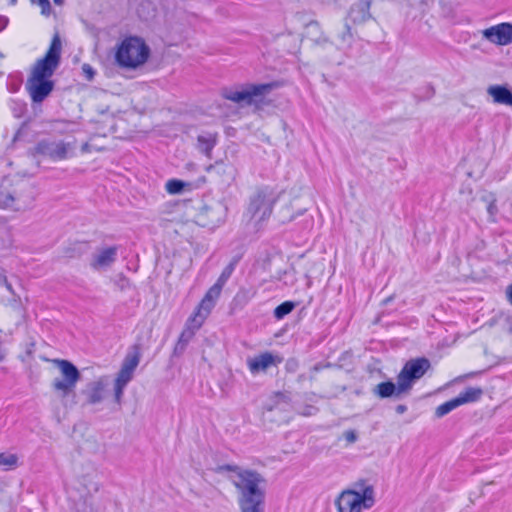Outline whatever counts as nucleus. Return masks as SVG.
<instances>
[{"instance_id":"f257e3e1","label":"nucleus","mask_w":512,"mask_h":512,"mask_svg":"<svg viewBox=\"0 0 512 512\" xmlns=\"http://www.w3.org/2000/svg\"><path fill=\"white\" fill-rule=\"evenodd\" d=\"M231 472L230 481L238 493L241 512L265 511V479L257 471L243 469L237 465L225 464L217 467V472Z\"/></svg>"},{"instance_id":"f03ea898","label":"nucleus","mask_w":512,"mask_h":512,"mask_svg":"<svg viewBox=\"0 0 512 512\" xmlns=\"http://www.w3.org/2000/svg\"><path fill=\"white\" fill-rule=\"evenodd\" d=\"M149 55L150 48L142 38L129 36L119 44L115 60L122 68L136 69L148 60Z\"/></svg>"},{"instance_id":"7ed1b4c3","label":"nucleus","mask_w":512,"mask_h":512,"mask_svg":"<svg viewBox=\"0 0 512 512\" xmlns=\"http://www.w3.org/2000/svg\"><path fill=\"white\" fill-rule=\"evenodd\" d=\"M356 490L343 491L336 501L339 512H361L375 503L374 488L365 480L355 483Z\"/></svg>"},{"instance_id":"20e7f679","label":"nucleus","mask_w":512,"mask_h":512,"mask_svg":"<svg viewBox=\"0 0 512 512\" xmlns=\"http://www.w3.org/2000/svg\"><path fill=\"white\" fill-rule=\"evenodd\" d=\"M276 87L275 83L245 84L222 89V96L234 103L250 106L261 103L264 97Z\"/></svg>"},{"instance_id":"39448f33","label":"nucleus","mask_w":512,"mask_h":512,"mask_svg":"<svg viewBox=\"0 0 512 512\" xmlns=\"http://www.w3.org/2000/svg\"><path fill=\"white\" fill-rule=\"evenodd\" d=\"M61 48L60 37L58 34H55L44 58L39 59L35 63L29 78L49 79L59 66Z\"/></svg>"},{"instance_id":"423d86ee","label":"nucleus","mask_w":512,"mask_h":512,"mask_svg":"<svg viewBox=\"0 0 512 512\" xmlns=\"http://www.w3.org/2000/svg\"><path fill=\"white\" fill-rule=\"evenodd\" d=\"M53 363L60 370L62 378H55L52 382V388L64 398L74 391L81 379V374L78 368L68 360L54 359Z\"/></svg>"},{"instance_id":"0eeeda50","label":"nucleus","mask_w":512,"mask_h":512,"mask_svg":"<svg viewBox=\"0 0 512 512\" xmlns=\"http://www.w3.org/2000/svg\"><path fill=\"white\" fill-rule=\"evenodd\" d=\"M140 362V351L137 346L133 347V351L129 352L122 363L121 369L117 374L114 383V397L119 404L121 402L124 389L131 381L133 373Z\"/></svg>"},{"instance_id":"6e6552de","label":"nucleus","mask_w":512,"mask_h":512,"mask_svg":"<svg viewBox=\"0 0 512 512\" xmlns=\"http://www.w3.org/2000/svg\"><path fill=\"white\" fill-rule=\"evenodd\" d=\"M430 368L426 358H417L408 361L398 375V391L407 392L415 380L420 379Z\"/></svg>"},{"instance_id":"1a4fd4ad","label":"nucleus","mask_w":512,"mask_h":512,"mask_svg":"<svg viewBox=\"0 0 512 512\" xmlns=\"http://www.w3.org/2000/svg\"><path fill=\"white\" fill-rule=\"evenodd\" d=\"M276 200L273 190L269 188L260 189L251 199L249 211L259 221L265 220L271 215Z\"/></svg>"},{"instance_id":"9d476101","label":"nucleus","mask_w":512,"mask_h":512,"mask_svg":"<svg viewBox=\"0 0 512 512\" xmlns=\"http://www.w3.org/2000/svg\"><path fill=\"white\" fill-rule=\"evenodd\" d=\"M13 194L11 209L25 211L32 207L35 200V191L29 182L24 180L13 182Z\"/></svg>"},{"instance_id":"9b49d317","label":"nucleus","mask_w":512,"mask_h":512,"mask_svg":"<svg viewBox=\"0 0 512 512\" xmlns=\"http://www.w3.org/2000/svg\"><path fill=\"white\" fill-rule=\"evenodd\" d=\"M483 37L497 45L512 43V24L501 23L483 30Z\"/></svg>"},{"instance_id":"f8f14e48","label":"nucleus","mask_w":512,"mask_h":512,"mask_svg":"<svg viewBox=\"0 0 512 512\" xmlns=\"http://www.w3.org/2000/svg\"><path fill=\"white\" fill-rule=\"evenodd\" d=\"M54 83L49 79L28 78L26 88L33 102H42L53 90Z\"/></svg>"},{"instance_id":"ddd939ff","label":"nucleus","mask_w":512,"mask_h":512,"mask_svg":"<svg viewBox=\"0 0 512 512\" xmlns=\"http://www.w3.org/2000/svg\"><path fill=\"white\" fill-rule=\"evenodd\" d=\"M222 288L223 287L217 283L210 287V289L207 291L204 298L198 305L193 317H197V319H201L202 322H204L206 317L210 314L211 310L215 306L216 300L220 297Z\"/></svg>"},{"instance_id":"4468645a","label":"nucleus","mask_w":512,"mask_h":512,"mask_svg":"<svg viewBox=\"0 0 512 512\" xmlns=\"http://www.w3.org/2000/svg\"><path fill=\"white\" fill-rule=\"evenodd\" d=\"M338 48L344 52L349 58H357L360 56L359 52L354 49L356 43L355 35L352 31L350 24L346 21L340 32L337 34Z\"/></svg>"},{"instance_id":"2eb2a0df","label":"nucleus","mask_w":512,"mask_h":512,"mask_svg":"<svg viewBox=\"0 0 512 512\" xmlns=\"http://www.w3.org/2000/svg\"><path fill=\"white\" fill-rule=\"evenodd\" d=\"M69 146L62 141H41L36 146L38 154L47 156L53 160H62L67 157Z\"/></svg>"},{"instance_id":"dca6fc26","label":"nucleus","mask_w":512,"mask_h":512,"mask_svg":"<svg viewBox=\"0 0 512 512\" xmlns=\"http://www.w3.org/2000/svg\"><path fill=\"white\" fill-rule=\"evenodd\" d=\"M202 324V320L197 319V317L191 316L188 319L186 326L181 332L179 339L174 347L175 355H181L185 351L188 343L194 337L195 332L201 327Z\"/></svg>"},{"instance_id":"f3484780","label":"nucleus","mask_w":512,"mask_h":512,"mask_svg":"<svg viewBox=\"0 0 512 512\" xmlns=\"http://www.w3.org/2000/svg\"><path fill=\"white\" fill-rule=\"evenodd\" d=\"M281 359L270 352H264L258 356L247 359V366L252 374L265 372L269 367L277 365Z\"/></svg>"},{"instance_id":"a211bd4d","label":"nucleus","mask_w":512,"mask_h":512,"mask_svg":"<svg viewBox=\"0 0 512 512\" xmlns=\"http://www.w3.org/2000/svg\"><path fill=\"white\" fill-rule=\"evenodd\" d=\"M370 1L360 0L354 3L348 12L347 19L355 25H361L371 18Z\"/></svg>"},{"instance_id":"6ab92c4d","label":"nucleus","mask_w":512,"mask_h":512,"mask_svg":"<svg viewBox=\"0 0 512 512\" xmlns=\"http://www.w3.org/2000/svg\"><path fill=\"white\" fill-rule=\"evenodd\" d=\"M117 255V247H107L96 252L91 261V267L95 270H100L111 266Z\"/></svg>"},{"instance_id":"aec40b11","label":"nucleus","mask_w":512,"mask_h":512,"mask_svg":"<svg viewBox=\"0 0 512 512\" xmlns=\"http://www.w3.org/2000/svg\"><path fill=\"white\" fill-rule=\"evenodd\" d=\"M107 386V377H101L93 382H90L85 390L88 402L90 404L100 403L104 399V393Z\"/></svg>"},{"instance_id":"412c9836","label":"nucleus","mask_w":512,"mask_h":512,"mask_svg":"<svg viewBox=\"0 0 512 512\" xmlns=\"http://www.w3.org/2000/svg\"><path fill=\"white\" fill-rule=\"evenodd\" d=\"M487 93L498 104L512 105V92L506 86L491 85L487 89Z\"/></svg>"},{"instance_id":"4be33fe9","label":"nucleus","mask_w":512,"mask_h":512,"mask_svg":"<svg viewBox=\"0 0 512 512\" xmlns=\"http://www.w3.org/2000/svg\"><path fill=\"white\" fill-rule=\"evenodd\" d=\"M13 181L4 178L0 182V208H11L13 202Z\"/></svg>"},{"instance_id":"5701e85b","label":"nucleus","mask_w":512,"mask_h":512,"mask_svg":"<svg viewBox=\"0 0 512 512\" xmlns=\"http://www.w3.org/2000/svg\"><path fill=\"white\" fill-rule=\"evenodd\" d=\"M373 393L383 399L392 396L399 397L403 392L398 391V383L394 384L391 381H386L376 385Z\"/></svg>"},{"instance_id":"b1692460","label":"nucleus","mask_w":512,"mask_h":512,"mask_svg":"<svg viewBox=\"0 0 512 512\" xmlns=\"http://www.w3.org/2000/svg\"><path fill=\"white\" fill-rule=\"evenodd\" d=\"M216 145V136L212 134L207 135H199L197 138V148L200 152L204 153L209 158L211 157V152L214 146Z\"/></svg>"},{"instance_id":"393cba45","label":"nucleus","mask_w":512,"mask_h":512,"mask_svg":"<svg viewBox=\"0 0 512 512\" xmlns=\"http://www.w3.org/2000/svg\"><path fill=\"white\" fill-rule=\"evenodd\" d=\"M483 391L481 388L477 387H469L462 391L457 397V401L459 405H463L466 403H472L480 399L482 396Z\"/></svg>"},{"instance_id":"a878e982","label":"nucleus","mask_w":512,"mask_h":512,"mask_svg":"<svg viewBox=\"0 0 512 512\" xmlns=\"http://www.w3.org/2000/svg\"><path fill=\"white\" fill-rule=\"evenodd\" d=\"M289 398L284 393H276L270 399V402L266 405V409L268 411H273L275 409H283L285 410L287 406H289Z\"/></svg>"},{"instance_id":"bb28decb","label":"nucleus","mask_w":512,"mask_h":512,"mask_svg":"<svg viewBox=\"0 0 512 512\" xmlns=\"http://www.w3.org/2000/svg\"><path fill=\"white\" fill-rule=\"evenodd\" d=\"M295 307H296V304L293 301H285V302L281 303L280 305H278L274 309V317L277 320H281L285 316L290 314L294 310Z\"/></svg>"},{"instance_id":"cd10ccee","label":"nucleus","mask_w":512,"mask_h":512,"mask_svg":"<svg viewBox=\"0 0 512 512\" xmlns=\"http://www.w3.org/2000/svg\"><path fill=\"white\" fill-rule=\"evenodd\" d=\"M189 183H186L182 180H179V179H170L166 182V191L169 193V194H172V195H175V194H180L183 192L184 188L186 186H188Z\"/></svg>"},{"instance_id":"c85d7f7f","label":"nucleus","mask_w":512,"mask_h":512,"mask_svg":"<svg viewBox=\"0 0 512 512\" xmlns=\"http://www.w3.org/2000/svg\"><path fill=\"white\" fill-rule=\"evenodd\" d=\"M459 403L455 398L439 405L437 408H436V411H435V415L437 417H443L445 416L446 414L450 413L452 410H454L455 408L459 407Z\"/></svg>"},{"instance_id":"c756f323","label":"nucleus","mask_w":512,"mask_h":512,"mask_svg":"<svg viewBox=\"0 0 512 512\" xmlns=\"http://www.w3.org/2000/svg\"><path fill=\"white\" fill-rule=\"evenodd\" d=\"M17 465V455L11 453H0V467H3L5 470H8L17 467Z\"/></svg>"},{"instance_id":"7c9ffc66","label":"nucleus","mask_w":512,"mask_h":512,"mask_svg":"<svg viewBox=\"0 0 512 512\" xmlns=\"http://www.w3.org/2000/svg\"><path fill=\"white\" fill-rule=\"evenodd\" d=\"M236 266V260L232 261L230 264H228L222 271L221 275L217 279L216 283L220 284V286H224L230 276L232 275L234 269Z\"/></svg>"},{"instance_id":"2f4dec72","label":"nucleus","mask_w":512,"mask_h":512,"mask_svg":"<svg viewBox=\"0 0 512 512\" xmlns=\"http://www.w3.org/2000/svg\"><path fill=\"white\" fill-rule=\"evenodd\" d=\"M431 3L432 0H413L410 5L416 8L420 14H424L429 9Z\"/></svg>"},{"instance_id":"473e14b6","label":"nucleus","mask_w":512,"mask_h":512,"mask_svg":"<svg viewBox=\"0 0 512 512\" xmlns=\"http://www.w3.org/2000/svg\"><path fill=\"white\" fill-rule=\"evenodd\" d=\"M33 3H37L41 7V13L43 15H50L51 4L49 0H31Z\"/></svg>"},{"instance_id":"72a5a7b5","label":"nucleus","mask_w":512,"mask_h":512,"mask_svg":"<svg viewBox=\"0 0 512 512\" xmlns=\"http://www.w3.org/2000/svg\"><path fill=\"white\" fill-rule=\"evenodd\" d=\"M82 71L87 80L91 81L94 78L95 70L93 69V67L91 65L86 64V63L83 64Z\"/></svg>"},{"instance_id":"f704fd0d","label":"nucleus","mask_w":512,"mask_h":512,"mask_svg":"<svg viewBox=\"0 0 512 512\" xmlns=\"http://www.w3.org/2000/svg\"><path fill=\"white\" fill-rule=\"evenodd\" d=\"M317 412H318V408H316L315 406H312V405H307L299 412V414L302 416L308 417V416L315 415Z\"/></svg>"},{"instance_id":"c9c22d12","label":"nucleus","mask_w":512,"mask_h":512,"mask_svg":"<svg viewBox=\"0 0 512 512\" xmlns=\"http://www.w3.org/2000/svg\"><path fill=\"white\" fill-rule=\"evenodd\" d=\"M344 438L349 443H354L357 440V435L354 431L349 430L344 433Z\"/></svg>"},{"instance_id":"e433bc0d","label":"nucleus","mask_w":512,"mask_h":512,"mask_svg":"<svg viewBox=\"0 0 512 512\" xmlns=\"http://www.w3.org/2000/svg\"><path fill=\"white\" fill-rule=\"evenodd\" d=\"M308 35H310L312 33V30L316 31V32H319L320 28H319V24L317 22H310L308 24Z\"/></svg>"},{"instance_id":"4c0bfd02","label":"nucleus","mask_w":512,"mask_h":512,"mask_svg":"<svg viewBox=\"0 0 512 512\" xmlns=\"http://www.w3.org/2000/svg\"><path fill=\"white\" fill-rule=\"evenodd\" d=\"M317 45H322V44H325V43H328L329 40L327 37L325 36H320L319 38H316V39H312Z\"/></svg>"},{"instance_id":"58836bf2","label":"nucleus","mask_w":512,"mask_h":512,"mask_svg":"<svg viewBox=\"0 0 512 512\" xmlns=\"http://www.w3.org/2000/svg\"><path fill=\"white\" fill-rule=\"evenodd\" d=\"M8 24V18L5 16H0V31H2Z\"/></svg>"},{"instance_id":"ea45409f","label":"nucleus","mask_w":512,"mask_h":512,"mask_svg":"<svg viewBox=\"0 0 512 512\" xmlns=\"http://www.w3.org/2000/svg\"><path fill=\"white\" fill-rule=\"evenodd\" d=\"M129 286V281L125 277H121L120 279V288L124 289L125 287Z\"/></svg>"},{"instance_id":"a19ab883","label":"nucleus","mask_w":512,"mask_h":512,"mask_svg":"<svg viewBox=\"0 0 512 512\" xmlns=\"http://www.w3.org/2000/svg\"><path fill=\"white\" fill-rule=\"evenodd\" d=\"M406 410H407V407H406L405 405H402V404H401V405H398V406L396 407V412H397L398 414H403Z\"/></svg>"},{"instance_id":"79ce46f5","label":"nucleus","mask_w":512,"mask_h":512,"mask_svg":"<svg viewBox=\"0 0 512 512\" xmlns=\"http://www.w3.org/2000/svg\"><path fill=\"white\" fill-rule=\"evenodd\" d=\"M508 297H509L510 303L512 304V285H510L508 288Z\"/></svg>"},{"instance_id":"37998d69","label":"nucleus","mask_w":512,"mask_h":512,"mask_svg":"<svg viewBox=\"0 0 512 512\" xmlns=\"http://www.w3.org/2000/svg\"><path fill=\"white\" fill-rule=\"evenodd\" d=\"M54 3L57 5H62L63 0H54Z\"/></svg>"},{"instance_id":"c03bdc74","label":"nucleus","mask_w":512,"mask_h":512,"mask_svg":"<svg viewBox=\"0 0 512 512\" xmlns=\"http://www.w3.org/2000/svg\"><path fill=\"white\" fill-rule=\"evenodd\" d=\"M17 0H11V4H15Z\"/></svg>"},{"instance_id":"a18cd8bd","label":"nucleus","mask_w":512,"mask_h":512,"mask_svg":"<svg viewBox=\"0 0 512 512\" xmlns=\"http://www.w3.org/2000/svg\"><path fill=\"white\" fill-rule=\"evenodd\" d=\"M511 106H512V104H511Z\"/></svg>"}]
</instances>
